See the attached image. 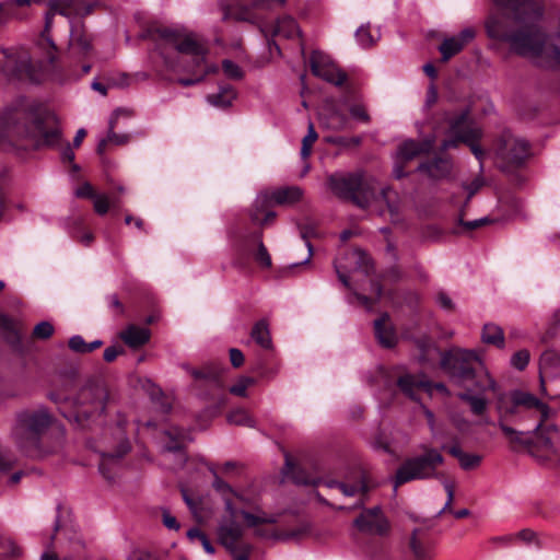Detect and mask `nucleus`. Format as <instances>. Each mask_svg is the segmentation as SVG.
I'll use <instances>...</instances> for the list:
<instances>
[{"instance_id": "obj_1", "label": "nucleus", "mask_w": 560, "mask_h": 560, "mask_svg": "<svg viewBox=\"0 0 560 560\" xmlns=\"http://www.w3.org/2000/svg\"><path fill=\"white\" fill-rule=\"evenodd\" d=\"M101 0H49L45 27L37 37L34 49H3L5 57L1 71L12 79L40 83L46 80L59 81L65 74L59 62V50L50 37L52 19L63 16H86L98 7Z\"/></svg>"}, {"instance_id": "obj_2", "label": "nucleus", "mask_w": 560, "mask_h": 560, "mask_svg": "<svg viewBox=\"0 0 560 560\" xmlns=\"http://www.w3.org/2000/svg\"><path fill=\"white\" fill-rule=\"evenodd\" d=\"M499 427L513 451L538 447L560 462V431L548 421L549 408L536 396L512 390L499 396Z\"/></svg>"}, {"instance_id": "obj_3", "label": "nucleus", "mask_w": 560, "mask_h": 560, "mask_svg": "<svg viewBox=\"0 0 560 560\" xmlns=\"http://www.w3.org/2000/svg\"><path fill=\"white\" fill-rule=\"evenodd\" d=\"M213 475L212 487L221 497L225 504V511L229 515L226 522L219 526V540L233 557V560H249L252 546L244 541V530L238 520H244L245 526L254 528L255 535L265 539L290 540L302 537L306 534L305 528L279 529L272 525L276 518L267 516L265 513L254 514L257 505L254 498L244 492H240L223 480L214 469H210Z\"/></svg>"}, {"instance_id": "obj_4", "label": "nucleus", "mask_w": 560, "mask_h": 560, "mask_svg": "<svg viewBox=\"0 0 560 560\" xmlns=\"http://www.w3.org/2000/svg\"><path fill=\"white\" fill-rule=\"evenodd\" d=\"M497 11L486 21L487 35L508 43L518 55H540L547 33L540 25L544 0H494Z\"/></svg>"}, {"instance_id": "obj_5", "label": "nucleus", "mask_w": 560, "mask_h": 560, "mask_svg": "<svg viewBox=\"0 0 560 560\" xmlns=\"http://www.w3.org/2000/svg\"><path fill=\"white\" fill-rule=\"evenodd\" d=\"M303 197V189L299 186H284L275 189L270 195L256 199L248 211L247 218H237L230 229L229 236L234 252L235 265L247 270L250 260H255L260 268L271 267V257L262 243V232L255 226L269 225L277 214L270 210L271 202L280 206L294 205Z\"/></svg>"}, {"instance_id": "obj_6", "label": "nucleus", "mask_w": 560, "mask_h": 560, "mask_svg": "<svg viewBox=\"0 0 560 560\" xmlns=\"http://www.w3.org/2000/svg\"><path fill=\"white\" fill-rule=\"evenodd\" d=\"M60 140L57 116L37 101L20 97L0 113V147L40 149Z\"/></svg>"}, {"instance_id": "obj_7", "label": "nucleus", "mask_w": 560, "mask_h": 560, "mask_svg": "<svg viewBox=\"0 0 560 560\" xmlns=\"http://www.w3.org/2000/svg\"><path fill=\"white\" fill-rule=\"evenodd\" d=\"M148 35L155 43V50L167 70L189 74L177 80L182 86L196 85L219 71L217 65L208 62V47L195 33L185 28L153 26Z\"/></svg>"}, {"instance_id": "obj_8", "label": "nucleus", "mask_w": 560, "mask_h": 560, "mask_svg": "<svg viewBox=\"0 0 560 560\" xmlns=\"http://www.w3.org/2000/svg\"><path fill=\"white\" fill-rule=\"evenodd\" d=\"M285 470L295 483L313 487L322 485L329 489H337L346 499H355V503L350 506L351 509L363 506L370 492L377 487V482L372 475L361 466L349 467L340 477L332 472L318 477L296 466L287 457Z\"/></svg>"}, {"instance_id": "obj_9", "label": "nucleus", "mask_w": 560, "mask_h": 560, "mask_svg": "<svg viewBox=\"0 0 560 560\" xmlns=\"http://www.w3.org/2000/svg\"><path fill=\"white\" fill-rule=\"evenodd\" d=\"M329 189L340 199L351 201L360 208H366L375 199H381L386 205L390 220L396 223L400 215V201L397 191L390 187H383L376 191L361 174H331L327 178Z\"/></svg>"}, {"instance_id": "obj_10", "label": "nucleus", "mask_w": 560, "mask_h": 560, "mask_svg": "<svg viewBox=\"0 0 560 560\" xmlns=\"http://www.w3.org/2000/svg\"><path fill=\"white\" fill-rule=\"evenodd\" d=\"M440 366L453 384L464 389L494 390L495 382L483 371L478 354L472 350L452 347L441 353Z\"/></svg>"}, {"instance_id": "obj_11", "label": "nucleus", "mask_w": 560, "mask_h": 560, "mask_svg": "<svg viewBox=\"0 0 560 560\" xmlns=\"http://www.w3.org/2000/svg\"><path fill=\"white\" fill-rule=\"evenodd\" d=\"M443 463L444 457L433 447H427L422 454L406 458L396 470L393 480L394 489L396 490L402 485L413 480H443L447 500L440 513L451 512L455 497V485L453 481L446 479L444 472L438 470Z\"/></svg>"}, {"instance_id": "obj_12", "label": "nucleus", "mask_w": 560, "mask_h": 560, "mask_svg": "<svg viewBox=\"0 0 560 560\" xmlns=\"http://www.w3.org/2000/svg\"><path fill=\"white\" fill-rule=\"evenodd\" d=\"M109 398L105 384L100 380H90L73 398H67L60 412L69 421L85 428L90 421L100 418Z\"/></svg>"}, {"instance_id": "obj_13", "label": "nucleus", "mask_w": 560, "mask_h": 560, "mask_svg": "<svg viewBox=\"0 0 560 560\" xmlns=\"http://www.w3.org/2000/svg\"><path fill=\"white\" fill-rule=\"evenodd\" d=\"M54 417L46 409L24 410L16 416L12 435L18 446L31 457H42L48 450L43 438L51 427Z\"/></svg>"}, {"instance_id": "obj_14", "label": "nucleus", "mask_w": 560, "mask_h": 560, "mask_svg": "<svg viewBox=\"0 0 560 560\" xmlns=\"http://www.w3.org/2000/svg\"><path fill=\"white\" fill-rule=\"evenodd\" d=\"M224 371V366L215 363L206 364L199 369H188L198 395L210 402L203 410L202 417L212 419L219 416L228 405L229 394L223 381Z\"/></svg>"}, {"instance_id": "obj_15", "label": "nucleus", "mask_w": 560, "mask_h": 560, "mask_svg": "<svg viewBox=\"0 0 560 560\" xmlns=\"http://www.w3.org/2000/svg\"><path fill=\"white\" fill-rule=\"evenodd\" d=\"M443 120L447 136L442 143L443 149L457 148L460 143H464L469 147L471 153L482 166L487 151L478 143L482 132L474 121L469 109L445 113Z\"/></svg>"}, {"instance_id": "obj_16", "label": "nucleus", "mask_w": 560, "mask_h": 560, "mask_svg": "<svg viewBox=\"0 0 560 560\" xmlns=\"http://www.w3.org/2000/svg\"><path fill=\"white\" fill-rule=\"evenodd\" d=\"M311 71L315 77L342 89V104L359 102L361 96L354 83L348 81L347 73L331 58L320 51H313L310 58Z\"/></svg>"}, {"instance_id": "obj_17", "label": "nucleus", "mask_w": 560, "mask_h": 560, "mask_svg": "<svg viewBox=\"0 0 560 560\" xmlns=\"http://www.w3.org/2000/svg\"><path fill=\"white\" fill-rule=\"evenodd\" d=\"M93 55V46L90 35L86 33L84 25L71 23L70 39L66 59L70 69V75L81 77L91 71L92 65L89 59Z\"/></svg>"}, {"instance_id": "obj_18", "label": "nucleus", "mask_w": 560, "mask_h": 560, "mask_svg": "<svg viewBox=\"0 0 560 560\" xmlns=\"http://www.w3.org/2000/svg\"><path fill=\"white\" fill-rule=\"evenodd\" d=\"M249 4H245L244 0H226L221 3L222 20H235L257 24L260 18L257 11H272L281 8L285 0H248Z\"/></svg>"}, {"instance_id": "obj_19", "label": "nucleus", "mask_w": 560, "mask_h": 560, "mask_svg": "<svg viewBox=\"0 0 560 560\" xmlns=\"http://www.w3.org/2000/svg\"><path fill=\"white\" fill-rule=\"evenodd\" d=\"M530 155L529 143L514 136L511 131H504L497 144V156L503 172L510 173L524 165Z\"/></svg>"}, {"instance_id": "obj_20", "label": "nucleus", "mask_w": 560, "mask_h": 560, "mask_svg": "<svg viewBox=\"0 0 560 560\" xmlns=\"http://www.w3.org/2000/svg\"><path fill=\"white\" fill-rule=\"evenodd\" d=\"M482 186L483 179L480 177L475 178L471 183L464 186V188L467 190V197L462 208L459 209L457 228L454 230L455 234L469 233L498 221L497 218H492L490 215L472 221H466L464 219L471 198L481 189Z\"/></svg>"}, {"instance_id": "obj_21", "label": "nucleus", "mask_w": 560, "mask_h": 560, "mask_svg": "<svg viewBox=\"0 0 560 560\" xmlns=\"http://www.w3.org/2000/svg\"><path fill=\"white\" fill-rule=\"evenodd\" d=\"M335 271L337 273V277L339 281L343 284L345 288L351 291V295L349 298V302L353 303L354 299L358 303H360L363 307H365L368 311H372L373 307L376 305L377 301L383 295V285L381 280L376 278H371L370 285H371V292L374 294V296H369L365 294H362L358 291H355L350 282V278L346 275V272L342 270V266L338 262H334Z\"/></svg>"}, {"instance_id": "obj_22", "label": "nucleus", "mask_w": 560, "mask_h": 560, "mask_svg": "<svg viewBox=\"0 0 560 560\" xmlns=\"http://www.w3.org/2000/svg\"><path fill=\"white\" fill-rule=\"evenodd\" d=\"M354 526L373 535L385 536L390 530V524L380 506L363 509L354 520Z\"/></svg>"}, {"instance_id": "obj_23", "label": "nucleus", "mask_w": 560, "mask_h": 560, "mask_svg": "<svg viewBox=\"0 0 560 560\" xmlns=\"http://www.w3.org/2000/svg\"><path fill=\"white\" fill-rule=\"evenodd\" d=\"M281 368V361L275 350H257L252 362V372L258 382L273 381Z\"/></svg>"}, {"instance_id": "obj_24", "label": "nucleus", "mask_w": 560, "mask_h": 560, "mask_svg": "<svg viewBox=\"0 0 560 560\" xmlns=\"http://www.w3.org/2000/svg\"><path fill=\"white\" fill-rule=\"evenodd\" d=\"M396 386L400 393L412 400H418L420 393H430L433 387L441 390L445 388L443 384H433L423 374H411L407 372L398 375Z\"/></svg>"}, {"instance_id": "obj_25", "label": "nucleus", "mask_w": 560, "mask_h": 560, "mask_svg": "<svg viewBox=\"0 0 560 560\" xmlns=\"http://www.w3.org/2000/svg\"><path fill=\"white\" fill-rule=\"evenodd\" d=\"M260 31L264 33L269 50L273 49L280 54V47L276 43V36H283L285 38H293L294 36L300 35V28L294 18L291 15H283L277 19L273 24L265 25L260 27Z\"/></svg>"}, {"instance_id": "obj_26", "label": "nucleus", "mask_w": 560, "mask_h": 560, "mask_svg": "<svg viewBox=\"0 0 560 560\" xmlns=\"http://www.w3.org/2000/svg\"><path fill=\"white\" fill-rule=\"evenodd\" d=\"M131 444L127 438H120L116 447L101 454L100 472L107 480H113L122 458L130 452Z\"/></svg>"}, {"instance_id": "obj_27", "label": "nucleus", "mask_w": 560, "mask_h": 560, "mask_svg": "<svg viewBox=\"0 0 560 560\" xmlns=\"http://www.w3.org/2000/svg\"><path fill=\"white\" fill-rule=\"evenodd\" d=\"M298 228L300 231L301 238L305 242V245L308 250L307 258L302 262L293 264L285 269L281 271L280 277H287L290 275L292 270L300 269L305 267L307 264H310L311 258L314 254V248L311 243V238H317L319 237V230H318V222L316 219L312 218L311 215H305L302 218V220L298 223Z\"/></svg>"}, {"instance_id": "obj_28", "label": "nucleus", "mask_w": 560, "mask_h": 560, "mask_svg": "<svg viewBox=\"0 0 560 560\" xmlns=\"http://www.w3.org/2000/svg\"><path fill=\"white\" fill-rule=\"evenodd\" d=\"M435 539L429 528H415L410 539L409 549L413 560H432L434 556Z\"/></svg>"}, {"instance_id": "obj_29", "label": "nucleus", "mask_w": 560, "mask_h": 560, "mask_svg": "<svg viewBox=\"0 0 560 560\" xmlns=\"http://www.w3.org/2000/svg\"><path fill=\"white\" fill-rule=\"evenodd\" d=\"M430 149V141L418 142L408 140L402 142L398 149V161L395 168L396 177L404 178L408 176L410 173V171L407 170L408 163L422 153L429 152Z\"/></svg>"}, {"instance_id": "obj_30", "label": "nucleus", "mask_w": 560, "mask_h": 560, "mask_svg": "<svg viewBox=\"0 0 560 560\" xmlns=\"http://www.w3.org/2000/svg\"><path fill=\"white\" fill-rule=\"evenodd\" d=\"M320 126L334 130L342 131L350 128V120L332 98L326 100L319 112Z\"/></svg>"}, {"instance_id": "obj_31", "label": "nucleus", "mask_w": 560, "mask_h": 560, "mask_svg": "<svg viewBox=\"0 0 560 560\" xmlns=\"http://www.w3.org/2000/svg\"><path fill=\"white\" fill-rule=\"evenodd\" d=\"M452 160L445 154H432L419 162L417 171L432 179H443L451 175Z\"/></svg>"}, {"instance_id": "obj_32", "label": "nucleus", "mask_w": 560, "mask_h": 560, "mask_svg": "<svg viewBox=\"0 0 560 560\" xmlns=\"http://www.w3.org/2000/svg\"><path fill=\"white\" fill-rule=\"evenodd\" d=\"M475 35L476 32L467 27L459 32V34L445 38L439 46L441 61L445 63L459 54L475 38Z\"/></svg>"}, {"instance_id": "obj_33", "label": "nucleus", "mask_w": 560, "mask_h": 560, "mask_svg": "<svg viewBox=\"0 0 560 560\" xmlns=\"http://www.w3.org/2000/svg\"><path fill=\"white\" fill-rule=\"evenodd\" d=\"M374 336L384 348L390 349L397 345V331L387 313H383L374 320Z\"/></svg>"}, {"instance_id": "obj_34", "label": "nucleus", "mask_w": 560, "mask_h": 560, "mask_svg": "<svg viewBox=\"0 0 560 560\" xmlns=\"http://www.w3.org/2000/svg\"><path fill=\"white\" fill-rule=\"evenodd\" d=\"M40 0H7L0 2V25L10 20H23L27 16L32 3Z\"/></svg>"}, {"instance_id": "obj_35", "label": "nucleus", "mask_w": 560, "mask_h": 560, "mask_svg": "<svg viewBox=\"0 0 560 560\" xmlns=\"http://www.w3.org/2000/svg\"><path fill=\"white\" fill-rule=\"evenodd\" d=\"M553 361L560 363V357L553 353H545L540 359L539 380H540V393L549 398L560 397V393L553 388H548V384L551 382V364Z\"/></svg>"}, {"instance_id": "obj_36", "label": "nucleus", "mask_w": 560, "mask_h": 560, "mask_svg": "<svg viewBox=\"0 0 560 560\" xmlns=\"http://www.w3.org/2000/svg\"><path fill=\"white\" fill-rule=\"evenodd\" d=\"M442 450L456 458L464 470H472L479 467L482 462L481 455L466 453L457 443L452 445L444 444L442 445Z\"/></svg>"}, {"instance_id": "obj_37", "label": "nucleus", "mask_w": 560, "mask_h": 560, "mask_svg": "<svg viewBox=\"0 0 560 560\" xmlns=\"http://www.w3.org/2000/svg\"><path fill=\"white\" fill-rule=\"evenodd\" d=\"M165 448L168 452H183L186 444L191 441L189 430L175 425L165 431Z\"/></svg>"}, {"instance_id": "obj_38", "label": "nucleus", "mask_w": 560, "mask_h": 560, "mask_svg": "<svg viewBox=\"0 0 560 560\" xmlns=\"http://www.w3.org/2000/svg\"><path fill=\"white\" fill-rule=\"evenodd\" d=\"M124 113H125V110L121 108H118L113 113V115L109 119L108 135L105 139H102L100 141V143L97 144L96 152L98 155H103L105 153L108 143L121 145L129 141L128 135H118L114 131L119 116Z\"/></svg>"}, {"instance_id": "obj_39", "label": "nucleus", "mask_w": 560, "mask_h": 560, "mask_svg": "<svg viewBox=\"0 0 560 560\" xmlns=\"http://www.w3.org/2000/svg\"><path fill=\"white\" fill-rule=\"evenodd\" d=\"M0 329L3 330L5 342L14 350L22 351L23 342L21 332L15 322L8 315H0Z\"/></svg>"}, {"instance_id": "obj_40", "label": "nucleus", "mask_w": 560, "mask_h": 560, "mask_svg": "<svg viewBox=\"0 0 560 560\" xmlns=\"http://www.w3.org/2000/svg\"><path fill=\"white\" fill-rule=\"evenodd\" d=\"M119 337L128 347L137 349L150 340V330L131 324L120 332Z\"/></svg>"}, {"instance_id": "obj_41", "label": "nucleus", "mask_w": 560, "mask_h": 560, "mask_svg": "<svg viewBox=\"0 0 560 560\" xmlns=\"http://www.w3.org/2000/svg\"><path fill=\"white\" fill-rule=\"evenodd\" d=\"M237 93L230 83H220L219 91L207 96L208 102L218 108L225 109L230 107L236 98Z\"/></svg>"}, {"instance_id": "obj_42", "label": "nucleus", "mask_w": 560, "mask_h": 560, "mask_svg": "<svg viewBox=\"0 0 560 560\" xmlns=\"http://www.w3.org/2000/svg\"><path fill=\"white\" fill-rule=\"evenodd\" d=\"M250 338L259 347L258 350H275L266 319L255 323L250 331Z\"/></svg>"}, {"instance_id": "obj_43", "label": "nucleus", "mask_w": 560, "mask_h": 560, "mask_svg": "<svg viewBox=\"0 0 560 560\" xmlns=\"http://www.w3.org/2000/svg\"><path fill=\"white\" fill-rule=\"evenodd\" d=\"M84 542L82 538L73 533L68 538V549L62 551V560H82Z\"/></svg>"}, {"instance_id": "obj_44", "label": "nucleus", "mask_w": 560, "mask_h": 560, "mask_svg": "<svg viewBox=\"0 0 560 560\" xmlns=\"http://www.w3.org/2000/svg\"><path fill=\"white\" fill-rule=\"evenodd\" d=\"M474 392L478 393L477 390L465 389V392L458 394V398L470 406L474 415L481 416L486 412L488 402L485 398L474 395Z\"/></svg>"}, {"instance_id": "obj_45", "label": "nucleus", "mask_w": 560, "mask_h": 560, "mask_svg": "<svg viewBox=\"0 0 560 560\" xmlns=\"http://www.w3.org/2000/svg\"><path fill=\"white\" fill-rule=\"evenodd\" d=\"M482 341L488 345L503 348L504 332L501 327L494 324H486L482 329Z\"/></svg>"}, {"instance_id": "obj_46", "label": "nucleus", "mask_w": 560, "mask_h": 560, "mask_svg": "<svg viewBox=\"0 0 560 560\" xmlns=\"http://www.w3.org/2000/svg\"><path fill=\"white\" fill-rule=\"evenodd\" d=\"M418 347L420 350L419 359L423 363H429L432 361V354H438L441 358V353L445 350H441L434 341L429 338H424L419 340Z\"/></svg>"}, {"instance_id": "obj_47", "label": "nucleus", "mask_w": 560, "mask_h": 560, "mask_svg": "<svg viewBox=\"0 0 560 560\" xmlns=\"http://www.w3.org/2000/svg\"><path fill=\"white\" fill-rule=\"evenodd\" d=\"M351 254L355 261V267L365 276L371 277L374 272V265L371 257L360 248L353 249Z\"/></svg>"}, {"instance_id": "obj_48", "label": "nucleus", "mask_w": 560, "mask_h": 560, "mask_svg": "<svg viewBox=\"0 0 560 560\" xmlns=\"http://www.w3.org/2000/svg\"><path fill=\"white\" fill-rule=\"evenodd\" d=\"M228 421L237 425L254 427V420L247 410L236 408L228 413Z\"/></svg>"}, {"instance_id": "obj_49", "label": "nucleus", "mask_w": 560, "mask_h": 560, "mask_svg": "<svg viewBox=\"0 0 560 560\" xmlns=\"http://www.w3.org/2000/svg\"><path fill=\"white\" fill-rule=\"evenodd\" d=\"M15 464V454L10 448L0 446V478L7 475Z\"/></svg>"}, {"instance_id": "obj_50", "label": "nucleus", "mask_w": 560, "mask_h": 560, "mask_svg": "<svg viewBox=\"0 0 560 560\" xmlns=\"http://www.w3.org/2000/svg\"><path fill=\"white\" fill-rule=\"evenodd\" d=\"M318 135L315 130L314 124L310 122L307 127V135L302 140L301 156L306 160L312 154V149L316 142Z\"/></svg>"}, {"instance_id": "obj_51", "label": "nucleus", "mask_w": 560, "mask_h": 560, "mask_svg": "<svg viewBox=\"0 0 560 560\" xmlns=\"http://www.w3.org/2000/svg\"><path fill=\"white\" fill-rule=\"evenodd\" d=\"M20 548L10 538L0 536V560H9L20 556Z\"/></svg>"}, {"instance_id": "obj_52", "label": "nucleus", "mask_w": 560, "mask_h": 560, "mask_svg": "<svg viewBox=\"0 0 560 560\" xmlns=\"http://www.w3.org/2000/svg\"><path fill=\"white\" fill-rule=\"evenodd\" d=\"M258 383L255 376H242L236 384L230 387L229 393L238 397L247 396V388Z\"/></svg>"}, {"instance_id": "obj_53", "label": "nucleus", "mask_w": 560, "mask_h": 560, "mask_svg": "<svg viewBox=\"0 0 560 560\" xmlns=\"http://www.w3.org/2000/svg\"><path fill=\"white\" fill-rule=\"evenodd\" d=\"M72 235L85 246H90L94 241L93 233L86 229L82 219L75 220Z\"/></svg>"}, {"instance_id": "obj_54", "label": "nucleus", "mask_w": 560, "mask_h": 560, "mask_svg": "<svg viewBox=\"0 0 560 560\" xmlns=\"http://www.w3.org/2000/svg\"><path fill=\"white\" fill-rule=\"evenodd\" d=\"M357 42L363 47V48H370L372 47L378 39V37H375L371 31H370V24L362 25L358 28L355 33Z\"/></svg>"}, {"instance_id": "obj_55", "label": "nucleus", "mask_w": 560, "mask_h": 560, "mask_svg": "<svg viewBox=\"0 0 560 560\" xmlns=\"http://www.w3.org/2000/svg\"><path fill=\"white\" fill-rule=\"evenodd\" d=\"M222 71L229 79L241 80L244 77L242 68L230 59L222 61Z\"/></svg>"}, {"instance_id": "obj_56", "label": "nucleus", "mask_w": 560, "mask_h": 560, "mask_svg": "<svg viewBox=\"0 0 560 560\" xmlns=\"http://www.w3.org/2000/svg\"><path fill=\"white\" fill-rule=\"evenodd\" d=\"M347 106H348L350 115L354 119H357L363 124H369L371 121V117L368 114V112H366L364 105L361 103V101L352 103Z\"/></svg>"}, {"instance_id": "obj_57", "label": "nucleus", "mask_w": 560, "mask_h": 560, "mask_svg": "<svg viewBox=\"0 0 560 560\" xmlns=\"http://www.w3.org/2000/svg\"><path fill=\"white\" fill-rule=\"evenodd\" d=\"M102 80H104L109 89L112 88H125L129 83V78L127 74H114V73H104L102 75Z\"/></svg>"}, {"instance_id": "obj_58", "label": "nucleus", "mask_w": 560, "mask_h": 560, "mask_svg": "<svg viewBox=\"0 0 560 560\" xmlns=\"http://www.w3.org/2000/svg\"><path fill=\"white\" fill-rule=\"evenodd\" d=\"M529 358H530L529 351L526 349H521L512 355L511 364L516 370L523 371L527 366V364L529 362Z\"/></svg>"}, {"instance_id": "obj_59", "label": "nucleus", "mask_w": 560, "mask_h": 560, "mask_svg": "<svg viewBox=\"0 0 560 560\" xmlns=\"http://www.w3.org/2000/svg\"><path fill=\"white\" fill-rule=\"evenodd\" d=\"M54 326L49 322H40L33 329V337L36 339H48L54 334Z\"/></svg>"}, {"instance_id": "obj_60", "label": "nucleus", "mask_w": 560, "mask_h": 560, "mask_svg": "<svg viewBox=\"0 0 560 560\" xmlns=\"http://www.w3.org/2000/svg\"><path fill=\"white\" fill-rule=\"evenodd\" d=\"M513 536H515V542L522 541L525 545L535 542L537 546H539V540L537 538L536 533L529 528H524L518 533L513 534Z\"/></svg>"}, {"instance_id": "obj_61", "label": "nucleus", "mask_w": 560, "mask_h": 560, "mask_svg": "<svg viewBox=\"0 0 560 560\" xmlns=\"http://www.w3.org/2000/svg\"><path fill=\"white\" fill-rule=\"evenodd\" d=\"M94 200V210L100 215H105L109 208H110V201L107 196L105 195H97Z\"/></svg>"}, {"instance_id": "obj_62", "label": "nucleus", "mask_w": 560, "mask_h": 560, "mask_svg": "<svg viewBox=\"0 0 560 560\" xmlns=\"http://www.w3.org/2000/svg\"><path fill=\"white\" fill-rule=\"evenodd\" d=\"M75 196L79 198L94 199L97 194L94 187L90 183L85 182L75 190Z\"/></svg>"}, {"instance_id": "obj_63", "label": "nucleus", "mask_w": 560, "mask_h": 560, "mask_svg": "<svg viewBox=\"0 0 560 560\" xmlns=\"http://www.w3.org/2000/svg\"><path fill=\"white\" fill-rule=\"evenodd\" d=\"M489 542L497 547H510L515 544V536L513 534L494 536L489 539Z\"/></svg>"}, {"instance_id": "obj_64", "label": "nucleus", "mask_w": 560, "mask_h": 560, "mask_svg": "<svg viewBox=\"0 0 560 560\" xmlns=\"http://www.w3.org/2000/svg\"><path fill=\"white\" fill-rule=\"evenodd\" d=\"M128 560H160L154 553L145 550H135Z\"/></svg>"}]
</instances>
